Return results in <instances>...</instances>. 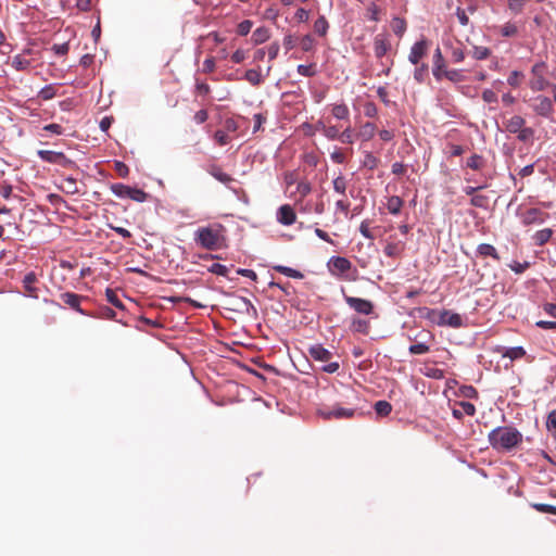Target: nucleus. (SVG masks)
<instances>
[{"instance_id": "50", "label": "nucleus", "mask_w": 556, "mask_h": 556, "mask_svg": "<svg viewBox=\"0 0 556 556\" xmlns=\"http://www.w3.org/2000/svg\"><path fill=\"white\" fill-rule=\"evenodd\" d=\"M296 191L301 194L302 198L306 197L312 191L311 184L307 181H300L298 184Z\"/></svg>"}, {"instance_id": "61", "label": "nucleus", "mask_w": 556, "mask_h": 556, "mask_svg": "<svg viewBox=\"0 0 556 556\" xmlns=\"http://www.w3.org/2000/svg\"><path fill=\"white\" fill-rule=\"evenodd\" d=\"M330 157L331 160L337 163V164H342L344 163L345 161V156L344 154L339 150V149H336L331 154H330Z\"/></svg>"}, {"instance_id": "31", "label": "nucleus", "mask_w": 556, "mask_h": 556, "mask_svg": "<svg viewBox=\"0 0 556 556\" xmlns=\"http://www.w3.org/2000/svg\"><path fill=\"white\" fill-rule=\"evenodd\" d=\"M391 28L396 36H402L406 30V22L403 18L394 17L391 22Z\"/></svg>"}, {"instance_id": "49", "label": "nucleus", "mask_w": 556, "mask_h": 556, "mask_svg": "<svg viewBox=\"0 0 556 556\" xmlns=\"http://www.w3.org/2000/svg\"><path fill=\"white\" fill-rule=\"evenodd\" d=\"M527 0H508V8L514 13H520Z\"/></svg>"}, {"instance_id": "63", "label": "nucleus", "mask_w": 556, "mask_h": 556, "mask_svg": "<svg viewBox=\"0 0 556 556\" xmlns=\"http://www.w3.org/2000/svg\"><path fill=\"white\" fill-rule=\"evenodd\" d=\"M207 117H208L207 111L200 110L194 114L193 118L197 124H203L204 122H206Z\"/></svg>"}, {"instance_id": "24", "label": "nucleus", "mask_w": 556, "mask_h": 556, "mask_svg": "<svg viewBox=\"0 0 556 556\" xmlns=\"http://www.w3.org/2000/svg\"><path fill=\"white\" fill-rule=\"evenodd\" d=\"M402 205L403 201L399 197H391L386 204L389 213L392 215H399L401 213Z\"/></svg>"}, {"instance_id": "15", "label": "nucleus", "mask_w": 556, "mask_h": 556, "mask_svg": "<svg viewBox=\"0 0 556 556\" xmlns=\"http://www.w3.org/2000/svg\"><path fill=\"white\" fill-rule=\"evenodd\" d=\"M476 407L470 402H460L458 407L453 409V416L457 419H462L464 416H473Z\"/></svg>"}, {"instance_id": "23", "label": "nucleus", "mask_w": 556, "mask_h": 556, "mask_svg": "<svg viewBox=\"0 0 556 556\" xmlns=\"http://www.w3.org/2000/svg\"><path fill=\"white\" fill-rule=\"evenodd\" d=\"M274 269L287 277H290V278H294V279L303 278V274L301 271H299L298 269L288 267V266L277 265V266H274Z\"/></svg>"}, {"instance_id": "10", "label": "nucleus", "mask_w": 556, "mask_h": 556, "mask_svg": "<svg viewBox=\"0 0 556 556\" xmlns=\"http://www.w3.org/2000/svg\"><path fill=\"white\" fill-rule=\"evenodd\" d=\"M438 325L459 328L463 326V318L459 314L445 309L440 313Z\"/></svg>"}, {"instance_id": "60", "label": "nucleus", "mask_w": 556, "mask_h": 556, "mask_svg": "<svg viewBox=\"0 0 556 556\" xmlns=\"http://www.w3.org/2000/svg\"><path fill=\"white\" fill-rule=\"evenodd\" d=\"M361 233L366 238H372V232L370 228V224L368 222H363L359 226Z\"/></svg>"}, {"instance_id": "16", "label": "nucleus", "mask_w": 556, "mask_h": 556, "mask_svg": "<svg viewBox=\"0 0 556 556\" xmlns=\"http://www.w3.org/2000/svg\"><path fill=\"white\" fill-rule=\"evenodd\" d=\"M36 280H37L36 274L33 271L26 274L23 278V286L26 291V295L34 298V299L38 298L37 289L34 287V283L36 282Z\"/></svg>"}, {"instance_id": "62", "label": "nucleus", "mask_w": 556, "mask_h": 556, "mask_svg": "<svg viewBox=\"0 0 556 556\" xmlns=\"http://www.w3.org/2000/svg\"><path fill=\"white\" fill-rule=\"evenodd\" d=\"M353 328L359 332H367V321L363 319L353 320Z\"/></svg>"}, {"instance_id": "42", "label": "nucleus", "mask_w": 556, "mask_h": 556, "mask_svg": "<svg viewBox=\"0 0 556 556\" xmlns=\"http://www.w3.org/2000/svg\"><path fill=\"white\" fill-rule=\"evenodd\" d=\"M323 134L330 140L339 139V129L336 126H325L323 125Z\"/></svg>"}, {"instance_id": "5", "label": "nucleus", "mask_w": 556, "mask_h": 556, "mask_svg": "<svg viewBox=\"0 0 556 556\" xmlns=\"http://www.w3.org/2000/svg\"><path fill=\"white\" fill-rule=\"evenodd\" d=\"M329 270L332 275L342 277L351 269V262L342 256H332L328 262Z\"/></svg>"}, {"instance_id": "29", "label": "nucleus", "mask_w": 556, "mask_h": 556, "mask_svg": "<svg viewBox=\"0 0 556 556\" xmlns=\"http://www.w3.org/2000/svg\"><path fill=\"white\" fill-rule=\"evenodd\" d=\"M210 173L216 180L224 185H228L233 181V178L230 175L224 173L217 167H214Z\"/></svg>"}, {"instance_id": "33", "label": "nucleus", "mask_w": 556, "mask_h": 556, "mask_svg": "<svg viewBox=\"0 0 556 556\" xmlns=\"http://www.w3.org/2000/svg\"><path fill=\"white\" fill-rule=\"evenodd\" d=\"M328 22L324 16H319L314 23V30L319 36H325L328 30Z\"/></svg>"}, {"instance_id": "59", "label": "nucleus", "mask_w": 556, "mask_h": 556, "mask_svg": "<svg viewBox=\"0 0 556 556\" xmlns=\"http://www.w3.org/2000/svg\"><path fill=\"white\" fill-rule=\"evenodd\" d=\"M245 59V52L243 50H236L231 55V61L236 64H240Z\"/></svg>"}, {"instance_id": "51", "label": "nucleus", "mask_w": 556, "mask_h": 556, "mask_svg": "<svg viewBox=\"0 0 556 556\" xmlns=\"http://www.w3.org/2000/svg\"><path fill=\"white\" fill-rule=\"evenodd\" d=\"M363 112L366 116L372 117L377 114V106L372 102L366 101L363 106Z\"/></svg>"}, {"instance_id": "45", "label": "nucleus", "mask_w": 556, "mask_h": 556, "mask_svg": "<svg viewBox=\"0 0 556 556\" xmlns=\"http://www.w3.org/2000/svg\"><path fill=\"white\" fill-rule=\"evenodd\" d=\"M422 374L429 378L442 379L444 377L443 370L434 367H429L422 370Z\"/></svg>"}, {"instance_id": "54", "label": "nucleus", "mask_w": 556, "mask_h": 556, "mask_svg": "<svg viewBox=\"0 0 556 556\" xmlns=\"http://www.w3.org/2000/svg\"><path fill=\"white\" fill-rule=\"evenodd\" d=\"M279 43L278 42H273L269 45L268 49H267V54H268V59L269 61H273L277 58L278 53H279Z\"/></svg>"}, {"instance_id": "1", "label": "nucleus", "mask_w": 556, "mask_h": 556, "mask_svg": "<svg viewBox=\"0 0 556 556\" xmlns=\"http://www.w3.org/2000/svg\"><path fill=\"white\" fill-rule=\"evenodd\" d=\"M490 445L498 452H509L522 442V434L514 427L500 426L488 435Z\"/></svg>"}, {"instance_id": "6", "label": "nucleus", "mask_w": 556, "mask_h": 556, "mask_svg": "<svg viewBox=\"0 0 556 556\" xmlns=\"http://www.w3.org/2000/svg\"><path fill=\"white\" fill-rule=\"evenodd\" d=\"M319 414L325 419H343L353 417L355 414V409L345 408L341 406H333L319 409Z\"/></svg>"}, {"instance_id": "9", "label": "nucleus", "mask_w": 556, "mask_h": 556, "mask_svg": "<svg viewBox=\"0 0 556 556\" xmlns=\"http://www.w3.org/2000/svg\"><path fill=\"white\" fill-rule=\"evenodd\" d=\"M276 219L283 226H291L295 223L296 215L294 210L289 204H283L278 207L276 213Z\"/></svg>"}, {"instance_id": "21", "label": "nucleus", "mask_w": 556, "mask_h": 556, "mask_svg": "<svg viewBox=\"0 0 556 556\" xmlns=\"http://www.w3.org/2000/svg\"><path fill=\"white\" fill-rule=\"evenodd\" d=\"M270 37V31L267 27H258L252 34V41L254 45H261L267 41Z\"/></svg>"}, {"instance_id": "41", "label": "nucleus", "mask_w": 556, "mask_h": 556, "mask_svg": "<svg viewBox=\"0 0 556 556\" xmlns=\"http://www.w3.org/2000/svg\"><path fill=\"white\" fill-rule=\"evenodd\" d=\"M472 54L476 60H484L490 55V50L486 47L476 46Z\"/></svg>"}, {"instance_id": "64", "label": "nucleus", "mask_w": 556, "mask_h": 556, "mask_svg": "<svg viewBox=\"0 0 556 556\" xmlns=\"http://www.w3.org/2000/svg\"><path fill=\"white\" fill-rule=\"evenodd\" d=\"M536 327L541 329H553L556 330V321H549V320H539L536 321Z\"/></svg>"}, {"instance_id": "18", "label": "nucleus", "mask_w": 556, "mask_h": 556, "mask_svg": "<svg viewBox=\"0 0 556 556\" xmlns=\"http://www.w3.org/2000/svg\"><path fill=\"white\" fill-rule=\"evenodd\" d=\"M235 304L238 307V309H240L241 312H244L249 316H256V314H257L256 307L247 298H242V296L237 298Z\"/></svg>"}, {"instance_id": "37", "label": "nucleus", "mask_w": 556, "mask_h": 556, "mask_svg": "<svg viewBox=\"0 0 556 556\" xmlns=\"http://www.w3.org/2000/svg\"><path fill=\"white\" fill-rule=\"evenodd\" d=\"M531 506L540 513L556 515V506L554 505L533 503Z\"/></svg>"}, {"instance_id": "2", "label": "nucleus", "mask_w": 556, "mask_h": 556, "mask_svg": "<svg viewBox=\"0 0 556 556\" xmlns=\"http://www.w3.org/2000/svg\"><path fill=\"white\" fill-rule=\"evenodd\" d=\"M222 225L200 227L194 232V241L203 249L215 251L222 245Z\"/></svg>"}, {"instance_id": "55", "label": "nucleus", "mask_w": 556, "mask_h": 556, "mask_svg": "<svg viewBox=\"0 0 556 556\" xmlns=\"http://www.w3.org/2000/svg\"><path fill=\"white\" fill-rule=\"evenodd\" d=\"M214 138L220 146H225L229 142V136L223 130L215 131Z\"/></svg>"}, {"instance_id": "58", "label": "nucleus", "mask_w": 556, "mask_h": 556, "mask_svg": "<svg viewBox=\"0 0 556 556\" xmlns=\"http://www.w3.org/2000/svg\"><path fill=\"white\" fill-rule=\"evenodd\" d=\"M238 275L240 276H243V277H247L251 280H256L257 279V275L254 270L252 269H248V268H239L237 270Z\"/></svg>"}, {"instance_id": "19", "label": "nucleus", "mask_w": 556, "mask_h": 556, "mask_svg": "<svg viewBox=\"0 0 556 556\" xmlns=\"http://www.w3.org/2000/svg\"><path fill=\"white\" fill-rule=\"evenodd\" d=\"M477 255L481 257H492L495 261H500V255L496 249L489 243H481L477 247Z\"/></svg>"}, {"instance_id": "30", "label": "nucleus", "mask_w": 556, "mask_h": 556, "mask_svg": "<svg viewBox=\"0 0 556 556\" xmlns=\"http://www.w3.org/2000/svg\"><path fill=\"white\" fill-rule=\"evenodd\" d=\"M466 165H467V167H469L473 170H478L483 167L484 160L479 154H472L470 157H468Z\"/></svg>"}, {"instance_id": "20", "label": "nucleus", "mask_w": 556, "mask_h": 556, "mask_svg": "<svg viewBox=\"0 0 556 556\" xmlns=\"http://www.w3.org/2000/svg\"><path fill=\"white\" fill-rule=\"evenodd\" d=\"M348 186L349 181L341 173L332 180L333 190L340 195L345 197Z\"/></svg>"}, {"instance_id": "36", "label": "nucleus", "mask_w": 556, "mask_h": 556, "mask_svg": "<svg viewBox=\"0 0 556 556\" xmlns=\"http://www.w3.org/2000/svg\"><path fill=\"white\" fill-rule=\"evenodd\" d=\"M534 136V130L530 127H522L521 130L517 132V138L519 141L528 142L532 140Z\"/></svg>"}, {"instance_id": "12", "label": "nucleus", "mask_w": 556, "mask_h": 556, "mask_svg": "<svg viewBox=\"0 0 556 556\" xmlns=\"http://www.w3.org/2000/svg\"><path fill=\"white\" fill-rule=\"evenodd\" d=\"M63 303L68 305L71 308L76 311L77 313L81 315H87L86 312L80 307V302L84 299V296L73 293V292H64L60 295Z\"/></svg>"}, {"instance_id": "39", "label": "nucleus", "mask_w": 556, "mask_h": 556, "mask_svg": "<svg viewBox=\"0 0 556 556\" xmlns=\"http://www.w3.org/2000/svg\"><path fill=\"white\" fill-rule=\"evenodd\" d=\"M207 270L212 274H215L217 276H223V277H226L227 274H228V268L227 266L223 265V264H219V263H213L208 268Z\"/></svg>"}, {"instance_id": "52", "label": "nucleus", "mask_w": 556, "mask_h": 556, "mask_svg": "<svg viewBox=\"0 0 556 556\" xmlns=\"http://www.w3.org/2000/svg\"><path fill=\"white\" fill-rule=\"evenodd\" d=\"M482 99L486 103H494L497 102V94L491 89H485L482 92Z\"/></svg>"}, {"instance_id": "3", "label": "nucleus", "mask_w": 556, "mask_h": 556, "mask_svg": "<svg viewBox=\"0 0 556 556\" xmlns=\"http://www.w3.org/2000/svg\"><path fill=\"white\" fill-rule=\"evenodd\" d=\"M111 191L114 195L121 199H131L136 202L142 203L147 200L148 193L138 188H132L124 184L111 185Z\"/></svg>"}, {"instance_id": "7", "label": "nucleus", "mask_w": 556, "mask_h": 556, "mask_svg": "<svg viewBox=\"0 0 556 556\" xmlns=\"http://www.w3.org/2000/svg\"><path fill=\"white\" fill-rule=\"evenodd\" d=\"M37 154L40 157V160L51 164H59L65 166L72 163V161L68 160L63 152L39 150Z\"/></svg>"}, {"instance_id": "25", "label": "nucleus", "mask_w": 556, "mask_h": 556, "mask_svg": "<svg viewBox=\"0 0 556 556\" xmlns=\"http://www.w3.org/2000/svg\"><path fill=\"white\" fill-rule=\"evenodd\" d=\"M375 132H376V126L372 123L367 122L361 127L358 136L363 140L367 141L374 137Z\"/></svg>"}, {"instance_id": "26", "label": "nucleus", "mask_w": 556, "mask_h": 556, "mask_svg": "<svg viewBox=\"0 0 556 556\" xmlns=\"http://www.w3.org/2000/svg\"><path fill=\"white\" fill-rule=\"evenodd\" d=\"M525 354H526V351L522 346H513V348L506 349L503 356L508 357L509 359L514 361V359L521 358L522 356H525Z\"/></svg>"}, {"instance_id": "56", "label": "nucleus", "mask_w": 556, "mask_h": 556, "mask_svg": "<svg viewBox=\"0 0 556 556\" xmlns=\"http://www.w3.org/2000/svg\"><path fill=\"white\" fill-rule=\"evenodd\" d=\"M70 46L67 42L53 45L52 50L58 55H65L68 52Z\"/></svg>"}, {"instance_id": "11", "label": "nucleus", "mask_w": 556, "mask_h": 556, "mask_svg": "<svg viewBox=\"0 0 556 556\" xmlns=\"http://www.w3.org/2000/svg\"><path fill=\"white\" fill-rule=\"evenodd\" d=\"M534 101L533 110L535 113L543 117H549L554 110L552 100L547 97L539 96Z\"/></svg>"}, {"instance_id": "14", "label": "nucleus", "mask_w": 556, "mask_h": 556, "mask_svg": "<svg viewBox=\"0 0 556 556\" xmlns=\"http://www.w3.org/2000/svg\"><path fill=\"white\" fill-rule=\"evenodd\" d=\"M311 357L319 362H329L331 353L325 349L321 344H314L308 349Z\"/></svg>"}, {"instance_id": "32", "label": "nucleus", "mask_w": 556, "mask_h": 556, "mask_svg": "<svg viewBox=\"0 0 556 556\" xmlns=\"http://www.w3.org/2000/svg\"><path fill=\"white\" fill-rule=\"evenodd\" d=\"M433 63H434L433 75L437 78H440L441 77L440 71L443 66V56H442L441 50L439 48L434 51Z\"/></svg>"}, {"instance_id": "47", "label": "nucleus", "mask_w": 556, "mask_h": 556, "mask_svg": "<svg viewBox=\"0 0 556 556\" xmlns=\"http://www.w3.org/2000/svg\"><path fill=\"white\" fill-rule=\"evenodd\" d=\"M296 71L300 75L305 77H311L315 75V70L313 65L300 64L298 65Z\"/></svg>"}, {"instance_id": "40", "label": "nucleus", "mask_w": 556, "mask_h": 556, "mask_svg": "<svg viewBox=\"0 0 556 556\" xmlns=\"http://www.w3.org/2000/svg\"><path fill=\"white\" fill-rule=\"evenodd\" d=\"M517 26L513 23H506L501 28V34L504 37H514L515 35H517Z\"/></svg>"}, {"instance_id": "27", "label": "nucleus", "mask_w": 556, "mask_h": 556, "mask_svg": "<svg viewBox=\"0 0 556 556\" xmlns=\"http://www.w3.org/2000/svg\"><path fill=\"white\" fill-rule=\"evenodd\" d=\"M245 79L253 86H258L263 81V77L258 70H248L244 75Z\"/></svg>"}, {"instance_id": "13", "label": "nucleus", "mask_w": 556, "mask_h": 556, "mask_svg": "<svg viewBox=\"0 0 556 556\" xmlns=\"http://www.w3.org/2000/svg\"><path fill=\"white\" fill-rule=\"evenodd\" d=\"M427 50V42L425 40H420L414 43L410 49L408 60L413 64H418V62L422 59Z\"/></svg>"}, {"instance_id": "48", "label": "nucleus", "mask_w": 556, "mask_h": 556, "mask_svg": "<svg viewBox=\"0 0 556 556\" xmlns=\"http://www.w3.org/2000/svg\"><path fill=\"white\" fill-rule=\"evenodd\" d=\"M106 299L115 307H123L122 301L117 298L116 293L113 290L106 289Z\"/></svg>"}, {"instance_id": "28", "label": "nucleus", "mask_w": 556, "mask_h": 556, "mask_svg": "<svg viewBox=\"0 0 556 556\" xmlns=\"http://www.w3.org/2000/svg\"><path fill=\"white\" fill-rule=\"evenodd\" d=\"M332 115L337 119H348L350 115L349 108L345 104H336L332 108Z\"/></svg>"}, {"instance_id": "4", "label": "nucleus", "mask_w": 556, "mask_h": 556, "mask_svg": "<svg viewBox=\"0 0 556 556\" xmlns=\"http://www.w3.org/2000/svg\"><path fill=\"white\" fill-rule=\"evenodd\" d=\"M549 217L547 213L542 212L538 207H531L520 215L521 223L525 226L542 225Z\"/></svg>"}, {"instance_id": "8", "label": "nucleus", "mask_w": 556, "mask_h": 556, "mask_svg": "<svg viewBox=\"0 0 556 556\" xmlns=\"http://www.w3.org/2000/svg\"><path fill=\"white\" fill-rule=\"evenodd\" d=\"M344 300L351 308L359 314L369 315L372 312V304L368 300L348 295L344 296Z\"/></svg>"}, {"instance_id": "34", "label": "nucleus", "mask_w": 556, "mask_h": 556, "mask_svg": "<svg viewBox=\"0 0 556 556\" xmlns=\"http://www.w3.org/2000/svg\"><path fill=\"white\" fill-rule=\"evenodd\" d=\"M429 350H430V348L427 344V342H418V343L412 344L408 348L409 353L410 354H416V355L426 354V353L429 352Z\"/></svg>"}, {"instance_id": "44", "label": "nucleus", "mask_w": 556, "mask_h": 556, "mask_svg": "<svg viewBox=\"0 0 556 556\" xmlns=\"http://www.w3.org/2000/svg\"><path fill=\"white\" fill-rule=\"evenodd\" d=\"M301 49L305 52L313 50L315 40L311 35H305L300 41Z\"/></svg>"}, {"instance_id": "53", "label": "nucleus", "mask_w": 556, "mask_h": 556, "mask_svg": "<svg viewBox=\"0 0 556 556\" xmlns=\"http://www.w3.org/2000/svg\"><path fill=\"white\" fill-rule=\"evenodd\" d=\"M339 140H340L342 143H352V142H353L352 129H351L350 127H348L346 129H344V130L339 135Z\"/></svg>"}, {"instance_id": "22", "label": "nucleus", "mask_w": 556, "mask_h": 556, "mask_svg": "<svg viewBox=\"0 0 556 556\" xmlns=\"http://www.w3.org/2000/svg\"><path fill=\"white\" fill-rule=\"evenodd\" d=\"M552 235H553V231L551 228H544V229L538 230L533 235L534 243L536 245L542 247L551 239Z\"/></svg>"}, {"instance_id": "17", "label": "nucleus", "mask_w": 556, "mask_h": 556, "mask_svg": "<svg viewBox=\"0 0 556 556\" xmlns=\"http://www.w3.org/2000/svg\"><path fill=\"white\" fill-rule=\"evenodd\" d=\"M526 121L519 115H514L505 122V128L510 134H517L525 127Z\"/></svg>"}, {"instance_id": "35", "label": "nucleus", "mask_w": 556, "mask_h": 556, "mask_svg": "<svg viewBox=\"0 0 556 556\" xmlns=\"http://www.w3.org/2000/svg\"><path fill=\"white\" fill-rule=\"evenodd\" d=\"M30 65V61L17 54L13 58L12 66L16 71H24Z\"/></svg>"}, {"instance_id": "43", "label": "nucleus", "mask_w": 556, "mask_h": 556, "mask_svg": "<svg viewBox=\"0 0 556 556\" xmlns=\"http://www.w3.org/2000/svg\"><path fill=\"white\" fill-rule=\"evenodd\" d=\"M252 26H253L252 21H250V20H244V21H242V22H240V23L238 24L237 33H238L240 36H247V35L251 31Z\"/></svg>"}, {"instance_id": "38", "label": "nucleus", "mask_w": 556, "mask_h": 556, "mask_svg": "<svg viewBox=\"0 0 556 556\" xmlns=\"http://www.w3.org/2000/svg\"><path fill=\"white\" fill-rule=\"evenodd\" d=\"M38 96L42 100H51L55 97V88L52 85H47L41 88Z\"/></svg>"}, {"instance_id": "46", "label": "nucleus", "mask_w": 556, "mask_h": 556, "mask_svg": "<svg viewBox=\"0 0 556 556\" xmlns=\"http://www.w3.org/2000/svg\"><path fill=\"white\" fill-rule=\"evenodd\" d=\"M546 429L548 432L556 431V409H553L552 412L548 413L546 419Z\"/></svg>"}, {"instance_id": "57", "label": "nucleus", "mask_w": 556, "mask_h": 556, "mask_svg": "<svg viewBox=\"0 0 556 556\" xmlns=\"http://www.w3.org/2000/svg\"><path fill=\"white\" fill-rule=\"evenodd\" d=\"M336 210L342 212L343 214H348L350 210V203L346 200L339 199L336 202Z\"/></svg>"}]
</instances>
